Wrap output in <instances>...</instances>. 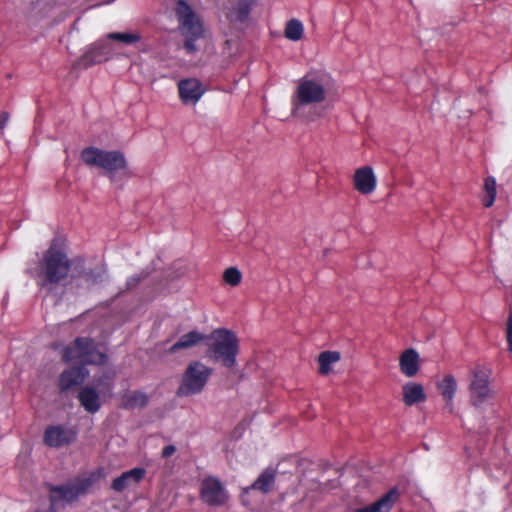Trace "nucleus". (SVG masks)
Segmentation results:
<instances>
[{"label":"nucleus","mask_w":512,"mask_h":512,"mask_svg":"<svg viewBox=\"0 0 512 512\" xmlns=\"http://www.w3.org/2000/svg\"><path fill=\"white\" fill-rule=\"evenodd\" d=\"M80 158L87 166L103 170L111 182H115L118 175H129L128 162L120 150H103L89 146L81 151Z\"/></svg>","instance_id":"f03ea898"},{"label":"nucleus","mask_w":512,"mask_h":512,"mask_svg":"<svg viewBox=\"0 0 512 512\" xmlns=\"http://www.w3.org/2000/svg\"><path fill=\"white\" fill-rule=\"evenodd\" d=\"M485 195L483 197V205L486 208L491 207L494 204L496 198V180L494 177H487L484 181Z\"/></svg>","instance_id":"bb28decb"},{"label":"nucleus","mask_w":512,"mask_h":512,"mask_svg":"<svg viewBox=\"0 0 512 512\" xmlns=\"http://www.w3.org/2000/svg\"><path fill=\"white\" fill-rule=\"evenodd\" d=\"M327 79L328 77H321L317 80L308 77L301 78L293 97V105L306 106L325 101L327 97Z\"/></svg>","instance_id":"0eeeda50"},{"label":"nucleus","mask_w":512,"mask_h":512,"mask_svg":"<svg viewBox=\"0 0 512 512\" xmlns=\"http://www.w3.org/2000/svg\"><path fill=\"white\" fill-rule=\"evenodd\" d=\"M354 188L363 195L371 194L377 185V179L372 167L363 166L358 168L353 176Z\"/></svg>","instance_id":"2eb2a0df"},{"label":"nucleus","mask_w":512,"mask_h":512,"mask_svg":"<svg viewBox=\"0 0 512 512\" xmlns=\"http://www.w3.org/2000/svg\"><path fill=\"white\" fill-rule=\"evenodd\" d=\"M200 498L209 506H221L228 500V492L218 478L208 476L201 482Z\"/></svg>","instance_id":"9d476101"},{"label":"nucleus","mask_w":512,"mask_h":512,"mask_svg":"<svg viewBox=\"0 0 512 512\" xmlns=\"http://www.w3.org/2000/svg\"><path fill=\"white\" fill-rule=\"evenodd\" d=\"M83 482L67 483L60 486H50V501L52 507H58L77 499L86 490Z\"/></svg>","instance_id":"9b49d317"},{"label":"nucleus","mask_w":512,"mask_h":512,"mask_svg":"<svg viewBox=\"0 0 512 512\" xmlns=\"http://www.w3.org/2000/svg\"><path fill=\"white\" fill-rule=\"evenodd\" d=\"M403 402L407 406L416 405L426 401L424 387L420 383L408 382L402 387Z\"/></svg>","instance_id":"aec40b11"},{"label":"nucleus","mask_w":512,"mask_h":512,"mask_svg":"<svg viewBox=\"0 0 512 512\" xmlns=\"http://www.w3.org/2000/svg\"><path fill=\"white\" fill-rule=\"evenodd\" d=\"M506 333H507L508 350L510 353H512V322H508Z\"/></svg>","instance_id":"473e14b6"},{"label":"nucleus","mask_w":512,"mask_h":512,"mask_svg":"<svg viewBox=\"0 0 512 512\" xmlns=\"http://www.w3.org/2000/svg\"><path fill=\"white\" fill-rule=\"evenodd\" d=\"M438 388L446 401V408L450 413H452L454 410L453 398L457 389V382L455 378L452 375H446L439 383Z\"/></svg>","instance_id":"5701e85b"},{"label":"nucleus","mask_w":512,"mask_h":512,"mask_svg":"<svg viewBox=\"0 0 512 512\" xmlns=\"http://www.w3.org/2000/svg\"><path fill=\"white\" fill-rule=\"evenodd\" d=\"M78 399L83 408L89 413H96L101 407L100 396L95 388L91 386H84L79 394Z\"/></svg>","instance_id":"412c9836"},{"label":"nucleus","mask_w":512,"mask_h":512,"mask_svg":"<svg viewBox=\"0 0 512 512\" xmlns=\"http://www.w3.org/2000/svg\"><path fill=\"white\" fill-rule=\"evenodd\" d=\"M112 54V47L106 41H99L91 45L89 49L74 64L75 67L88 68L95 64L107 61Z\"/></svg>","instance_id":"f8f14e48"},{"label":"nucleus","mask_w":512,"mask_h":512,"mask_svg":"<svg viewBox=\"0 0 512 512\" xmlns=\"http://www.w3.org/2000/svg\"><path fill=\"white\" fill-rule=\"evenodd\" d=\"M76 260H70L66 252L52 244L44 253L37 266L36 283L50 292L62 284L72 273Z\"/></svg>","instance_id":"f257e3e1"},{"label":"nucleus","mask_w":512,"mask_h":512,"mask_svg":"<svg viewBox=\"0 0 512 512\" xmlns=\"http://www.w3.org/2000/svg\"><path fill=\"white\" fill-rule=\"evenodd\" d=\"M206 346L215 361H220L228 368L235 366L239 352V340L236 334L227 329H216L207 336Z\"/></svg>","instance_id":"7ed1b4c3"},{"label":"nucleus","mask_w":512,"mask_h":512,"mask_svg":"<svg viewBox=\"0 0 512 512\" xmlns=\"http://www.w3.org/2000/svg\"><path fill=\"white\" fill-rule=\"evenodd\" d=\"M252 3L249 0H241L238 2L235 10V18L238 22L244 23L250 14Z\"/></svg>","instance_id":"cd10ccee"},{"label":"nucleus","mask_w":512,"mask_h":512,"mask_svg":"<svg viewBox=\"0 0 512 512\" xmlns=\"http://www.w3.org/2000/svg\"><path fill=\"white\" fill-rule=\"evenodd\" d=\"M275 484V473L272 470H264L259 477L248 487L243 489V493H249L251 490H258L264 494L270 492Z\"/></svg>","instance_id":"4be33fe9"},{"label":"nucleus","mask_w":512,"mask_h":512,"mask_svg":"<svg viewBox=\"0 0 512 512\" xmlns=\"http://www.w3.org/2000/svg\"><path fill=\"white\" fill-rule=\"evenodd\" d=\"M108 38L125 44H132L140 40V35L136 33L113 32L108 34Z\"/></svg>","instance_id":"c756f323"},{"label":"nucleus","mask_w":512,"mask_h":512,"mask_svg":"<svg viewBox=\"0 0 512 512\" xmlns=\"http://www.w3.org/2000/svg\"><path fill=\"white\" fill-rule=\"evenodd\" d=\"M223 280L230 286H237L241 283L242 274L236 267H229L223 273Z\"/></svg>","instance_id":"c85d7f7f"},{"label":"nucleus","mask_w":512,"mask_h":512,"mask_svg":"<svg viewBox=\"0 0 512 512\" xmlns=\"http://www.w3.org/2000/svg\"><path fill=\"white\" fill-rule=\"evenodd\" d=\"M97 386L100 387L102 385V378L96 380Z\"/></svg>","instance_id":"c9c22d12"},{"label":"nucleus","mask_w":512,"mask_h":512,"mask_svg":"<svg viewBox=\"0 0 512 512\" xmlns=\"http://www.w3.org/2000/svg\"><path fill=\"white\" fill-rule=\"evenodd\" d=\"M303 24L297 19H291L286 23L285 37L291 41H298L303 36Z\"/></svg>","instance_id":"a878e982"},{"label":"nucleus","mask_w":512,"mask_h":512,"mask_svg":"<svg viewBox=\"0 0 512 512\" xmlns=\"http://www.w3.org/2000/svg\"><path fill=\"white\" fill-rule=\"evenodd\" d=\"M179 30L185 37L184 48L188 53L197 50L195 42L203 36V25L192 7L185 0H177L174 8Z\"/></svg>","instance_id":"20e7f679"},{"label":"nucleus","mask_w":512,"mask_h":512,"mask_svg":"<svg viewBox=\"0 0 512 512\" xmlns=\"http://www.w3.org/2000/svg\"><path fill=\"white\" fill-rule=\"evenodd\" d=\"M145 474L144 468L136 467L130 469L115 478L112 481L111 488L116 492H123L125 489L138 485L143 480Z\"/></svg>","instance_id":"dca6fc26"},{"label":"nucleus","mask_w":512,"mask_h":512,"mask_svg":"<svg viewBox=\"0 0 512 512\" xmlns=\"http://www.w3.org/2000/svg\"><path fill=\"white\" fill-rule=\"evenodd\" d=\"M178 91L183 104H196L203 96L205 89L198 79L188 78L178 82Z\"/></svg>","instance_id":"4468645a"},{"label":"nucleus","mask_w":512,"mask_h":512,"mask_svg":"<svg viewBox=\"0 0 512 512\" xmlns=\"http://www.w3.org/2000/svg\"><path fill=\"white\" fill-rule=\"evenodd\" d=\"M146 404H147V396L142 392H134L127 398L126 403H125V405L130 408L143 407Z\"/></svg>","instance_id":"7c9ffc66"},{"label":"nucleus","mask_w":512,"mask_h":512,"mask_svg":"<svg viewBox=\"0 0 512 512\" xmlns=\"http://www.w3.org/2000/svg\"><path fill=\"white\" fill-rule=\"evenodd\" d=\"M176 451V448L174 445H167L163 448L162 450V457L164 458H168L170 457L171 455H173Z\"/></svg>","instance_id":"72a5a7b5"},{"label":"nucleus","mask_w":512,"mask_h":512,"mask_svg":"<svg viewBox=\"0 0 512 512\" xmlns=\"http://www.w3.org/2000/svg\"><path fill=\"white\" fill-rule=\"evenodd\" d=\"M399 497V489L397 487H393L376 502L362 508H357L353 512H390Z\"/></svg>","instance_id":"f3484780"},{"label":"nucleus","mask_w":512,"mask_h":512,"mask_svg":"<svg viewBox=\"0 0 512 512\" xmlns=\"http://www.w3.org/2000/svg\"><path fill=\"white\" fill-rule=\"evenodd\" d=\"M399 368L406 377H414L420 369V355L413 349L404 350L399 356Z\"/></svg>","instance_id":"a211bd4d"},{"label":"nucleus","mask_w":512,"mask_h":512,"mask_svg":"<svg viewBox=\"0 0 512 512\" xmlns=\"http://www.w3.org/2000/svg\"><path fill=\"white\" fill-rule=\"evenodd\" d=\"M9 121V114L7 112H0V128L3 129Z\"/></svg>","instance_id":"f704fd0d"},{"label":"nucleus","mask_w":512,"mask_h":512,"mask_svg":"<svg viewBox=\"0 0 512 512\" xmlns=\"http://www.w3.org/2000/svg\"><path fill=\"white\" fill-rule=\"evenodd\" d=\"M212 373V368L200 361H192L183 374L177 394L188 397L201 393Z\"/></svg>","instance_id":"423d86ee"},{"label":"nucleus","mask_w":512,"mask_h":512,"mask_svg":"<svg viewBox=\"0 0 512 512\" xmlns=\"http://www.w3.org/2000/svg\"><path fill=\"white\" fill-rule=\"evenodd\" d=\"M207 336L198 332L190 331L182 335L171 347L170 352H175L179 349H187L197 345L200 342L206 344Z\"/></svg>","instance_id":"b1692460"},{"label":"nucleus","mask_w":512,"mask_h":512,"mask_svg":"<svg viewBox=\"0 0 512 512\" xmlns=\"http://www.w3.org/2000/svg\"><path fill=\"white\" fill-rule=\"evenodd\" d=\"M63 360L83 365H100L106 362L107 356L102 345L95 344L89 338L79 337L75 340L73 346L65 348Z\"/></svg>","instance_id":"39448f33"},{"label":"nucleus","mask_w":512,"mask_h":512,"mask_svg":"<svg viewBox=\"0 0 512 512\" xmlns=\"http://www.w3.org/2000/svg\"><path fill=\"white\" fill-rule=\"evenodd\" d=\"M149 275V272H141L139 274L133 275L127 279L126 288L128 290L137 287V285L144 280Z\"/></svg>","instance_id":"2f4dec72"},{"label":"nucleus","mask_w":512,"mask_h":512,"mask_svg":"<svg viewBox=\"0 0 512 512\" xmlns=\"http://www.w3.org/2000/svg\"><path fill=\"white\" fill-rule=\"evenodd\" d=\"M491 370L477 366L471 371L469 384L470 401L476 408H481L493 398L494 393L490 386Z\"/></svg>","instance_id":"6e6552de"},{"label":"nucleus","mask_w":512,"mask_h":512,"mask_svg":"<svg viewBox=\"0 0 512 512\" xmlns=\"http://www.w3.org/2000/svg\"><path fill=\"white\" fill-rule=\"evenodd\" d=\"M507 320H512V310L510 311V313H509V316H508Z\"/></svg>","instance_id":"e433bc0d"},{"label":"nucleus","mask_w":512,"mask_h":512,"mask_svg":"<svg viewBox=\"0 0 512 512\" xmlns=\"http://www.w3.org/2000/svg\"><path fill=\"white\" fill-rule=\"evenodd\" d=\"M88 374L89 372L84 366L63 371L59 378L60 390L67 391L74 386L80 385Z\"/></svg>","instance_id":"6ab92c4d"},{"label":"nucleus","mask_w":512,"mask_h":512,"mask_svg":"<svg viewBox=\"0 0 512 512\" xmlns=\"http://www.w3.org/2000/svg\"><path fill=\"white\" fill-rule=\"evenodd\" d=\"M105 270L101 267L86 269L83 260H76L70 280L66 284L67 289L78 293L80 290L89 289L90 287L101 283L104 279Z\"/></svg>","instance_id":"1a4fd4ad"},{"label":"nucleus","mask_w":512,"mask_h":512,"mask_svg":"<svg viewBox=\"0 0 512 512\" xmlns=\"http://www.w3.org/2000/svg\"><path fill=\"white\" fill-rule=\"evenodd\" d=\"M341 355L338 351H324L318 356L319 373L327 375L332 371L333 365L339 362Z\"/></svg>","instance_id":"393cba45"},{"label":"nucleus","mask_w":512,"mask_h":512,"mask_svg":"<svg viewBox=\"0 0 512 512\" xmlns=\"http://www.w3.org/2000/svg\"><path fill=\"white\" fill-rule=\"evenodd\" d=\"M75 438V432L62 425H52L46 428L43 441L52 448L62 447L70 444Z\"/></svg>","instance_id":"ddd939ff"}]
</instances>
